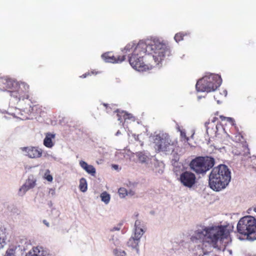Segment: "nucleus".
<instances>
[{
  "mask_svg": "<svg viewBox=\"0 0 256 256\" xmlns=\"http://www.w3.org/2000/svg\"><path fill=\"white\" fill-rule=\"evenodd\" d=\"M122 56H114L112 52H106L102 55L106 62L120 63L124 61L126 55L130 66L139 72H146L154 67L152 61L158 64L166 56L170 54V48L159 40L154 39L146 42H140L136 46L134 43L128 44L122 50Z\"/></svg>",
  "mask_w": 256,
  "mask_h": 256,
  "instance_id": "nucleus-1",
  "label": "nucleus"
},
{
  "mask_svg": "<svg viewBox=\"0 0 256 256\" xmlns=\"http://www.w3.org/2000/svg\"><path fill=\"white\" fill-rule=\"evenodd\" d=\"M190 239L194 242L200 240L203 244H208L214 248L220 249L228 244L230 234L225 226H212L196 231Z\"/></svg>",
  "mask_w": 256,
  "mask_h": 256,
  "instance_id": "nucleus-2",
  "label": "nucleus"
},
{
  "mask_svg": "<svg viewBox=\"0 0 256 256\" xmlns=\"http://www.w3.org/2000/svg\"><path fill=\"white\" fill-rule=\"evenodd\" d=\"M230 172L224 164H220L214 167L209 176L210 187L216 191L224 189L230 180Z\"/></svg>",
  "mask_w": 256,
  "mask_h": 256,
  "instance_id": "nucleus-3",
  "label": "nucleus"
},
{
  "mask_svg": "<svg viewBox=\"0 0 256 256\" xmlns=\"http://www.w3.org/2000/svg\"><path fill=\"white\" fill-rule=\"evenodd\" d=\"M154 148L157 152H164L166 154L172 152L177 146L178 142L172 140L167 133L160 132L152 136Z\"/></svg>",
  "mask_w": 256,
  "mask_h": 256,
  "instance_id": "nucleus-4",
  "label": "nucleus"
},
{
  "mask_svg": "<svg viewBox=\"0 0 256 256\" xmlns=\"http://www.w3.org/2000/svg\"><path fill=\"white\" fill-rule=\"evenodd\" d=\"M238 232L246 239L256 240V219L250 216L241 218L237 224Z\"/></svg>",
  "mask_w": 256,
  "mask_h": 256,
  "instance_id": "nucleus-5",
  "label": "nucleus"
},
{
  "mask_svg": "<svg viewBox=\"0 0 256 256\" xmlns=\"http://www.w3.org/2000/svg\"><path fill=\"white\" fill-rule=\"evenodd\" d=\"M221 82L220 76L210 74L198 80L196 84V88L198 92H210L216 90L220 86Z\"/></svg>",
  "mask_w": 256,
  "mask_h": 256,
  "instance_id": "nucleus-6",
  "label": "nucleus"
},
{
  "mask_svg": "<svg viewBox=\"0 0 256 256\" xmlns=\"http://www.w3.org/2000/svg\"><path fill=\"white\" fill-rule=\"evenodd\" d=\"M214 164V158L208 156H198L190 164V168L198 174H203L210 170Z\"/></svg>",
  "mask_w": 256,
  "mask_h": 256,
  "instance_id": "nucleus-7",
  "label": "nucleus"
},
{
  "mask_svg": "<svg viewBox=\"0 0 256 256\" xmlns=\"http://www.w3.org/2000/svg\"><path fill=\"white\" fill-rule=\"evenodd\" d=\"M29 89V86L26 82H18L14 80L12 86L8 92L11 97L19 102L20 100L28 98Z\"/></svg>",
  "mask_w": 256,
  "mask_h": 256,
  "instance_id": "nucleus-8",
  "label": "nucleus"
},
{
  "mask_svg": "<svg viewBox=\"0 0 256 256\" xmlns=\"http://www.w3.org/2000/svg\"><path fill=\"white\" fill-rule=\"evenodd\" d=\"M179 180L184 186L191 188L196 182V176L192 172L185 171L180 174Z\"/></svg>",
  "mask_w": 256,
  "mask_h": 256,
  "instance_id": "nucleus-9",
  "label": "nucleus"
},
{
  "mask_svg": "<svg viewBox=\"0 0 256 256\" xmlns=\"http://www.w3.org/2000/svg\"><path fill=\"white\" fill-rule=\"evenodd\" d=\"M20 150L26 152V156L31 158H40L42 154V150L36 146L22 147Z\"/></svg>",
  "mask_w": 256,
  "mask_h": 256,
  "instance_id": "nucleus-10",
  "label": "nucleus"
},
{
  "mask_svg": "<svg viewBox=\"0 0 256 256\" xmlns=\"http://www.w3.org/2000/svg\"><path fill=\"white\" fill-rule=\"evenodd\" d=\"M232 152L234 155L245 156L249 153V149L248 144L245 143L238 142L232 148Z\"/></svg>",
  "mask_w": 256,
  "mask_h": 256,
  "instance_id": "nucleus-11",
  "label": "nucleus"
},
{
  "mask_svg": "<svg viewBox=\"0 0 256 256\" xmlns=\"http://www.w3.org/2000/svg\"><path fill=\"white\" fill-rule=\"evenodd\" d=\"M14 80L5 77H0V90H7L12 86Z\"/></svg>",
  "mask_w": 256,
  "mask_h": 256,
  "instance_id": "nucleus-12",
  "label": "nucleus"
},
{
  "mask_svg": "<svg viewBox=\"0 0 256 256\" xmlns=\"http://www.w3.org/2000/svg\"><path fill=\"white\" fill-rule=\"evenodd\" d=\"M80 166L84 169L88 173L92 176H94L96 174V169L92 165H88L86 162L83 160H80Z\"/></svg>",
  "mask_w": 256,
  "mask_h": 256,
  "instance_id": "nucleus-13",
  "label": "nucleus"
},
{
  "mask_svg": "<svg viewBox=\"0 0 256 256\" xmlns=\"http://www.w3.org/2000/svg\"><path fill=\"white\" fill-rule=\"evenodd\" d=\"M55 134L48 133L44 140V144L47 148H50L54 146L52 139L54 138Z\"/></svg>",
  "mask_w": 256,
  "mask_h": 256,
  "instance_id": "nucleus-14",
  "label": "nucleus"
},
{
  "mask_svg": "<svg viewBox=\"0 0 256 256\" xmlns=\"http://www.w3.org/2000/svg\"><path fill=\"white\" fill-rule=\"evenodd\" d=\"M139 242V240L132 236L128 240L127 244L128 246H130L133 248H136L138 250Z\"/></svg>",
  "mask_w": 256,
  "mask_h": 256,
  "instance_id": "nucleus-15",
  "label": "nucleus"
},
{
  "mask_svg": "<svg viewBox=\"0 0 256 256\" xmlns=\"http://www.w3.org/2000/svg\"><path fill=\"white\" fill-rule=\"evenodd\" d=\"M30 256H44L43 252L40 250L38 247L33 248L28 252Z\"/></svg>",
  "mask_w": 256,
  "mask_h": 256,
  "instance_id": "nucleus-16",
  "label": "nucleus"
},
{
  "mask_svg": "<svg viewBox=\"0 0 256 256\" xmlns=\"http://www.w3.org/2000/svg\"><path fill=\"white\" fill-rule=\"evenodd\" d=\"M79 188L82 192H85L88 189L86 180L84 178H82L80 180Z\"/></svg>",
  "mask_w": 256,
  "mask_h": 256,
  "instance_id": "nucleus-17",
  "label": "nucleus"
},
{
  "mask_svg": "<svg viewBox=\"0 0 256 256\" xmlns=\"http://www.w3.org/2000/svg\"><path fill=\"white\" fill-rule=\"evenodd\" d=\"M144 233V230L143 229L141 228H135V232L134 236H133L135 238H136L137 240H139L141 238L142 236Z\"/></svg>",
  "mask_w": 256,
  "mask_h": 256,
  "instance_id": "nucleus-18",
  "label": "nucleus"
},
{
  "mask_svg": "<svg viewBox=\"0 0 256 256\" xmlns=\"http://www.w3.org/2000/svg\"><path fill=\"white\" fill-rule=\"evenodd\" d=\"M124 116H127V112L124 111H120L117 110L116 116L118 118V120L120 122L123 123L124 122Z\"/></svg>",
  "mask_w": 256,
  "mask_h": 256,
  "instance_id": "nucleus-19",
  "label": "nucleus"
},
{
  "mask_svg": "<svg viewBox=\"0 0 256 256\" xmlns=\"http://www.w3.org/2000/svg\"><path fill=\"white\" fill-rule=\"evenodd\" d=\"M102 200L106 204H108L110 200V195L106 192H103L100 194Z\"/></svg>",
  "mask_w": 256,
  "mask_h": 256,
  "instance_id": "nucleus-20",
  "label": "nucleus"
},
{
  "mask_svg": "<svg viewBox=\"0 0 256 256\" xmlns=\"http://www.w3.org/2000/svg\"><path fill=\"white\" fill-rule=\"evenodd\" d=\"M210 124V122L208 121V122H205V126L206 127V133L208 135H212L214 134H215L216 132V130H213V128H212V129L210 128V126H208V125Z\"/></svg>",
  "mask_w": 256,
  "mask_h": 256,
  "instance_id": "nucleus-21",
  "label": "nucleus"
},
{
  "mask_svg": "<svg viewBox=\"0 0 256 256\" xmlns=\"http://www.w3.org/2000/svg\"><path fill=\"white\" fill-rule=\"evenodd\" d=\"M220 118L222 121L226 120L227 122H229L232 126L235 125V121L232 118L225 117L223 116H220Z\"/></svg>",
  "mask_w": 256,
  "mask_h": 256,
  "instance_id": "nucleus-22",
  "label": "nucleus"
},
{
  "mask_svg": "<svg viewBox=\"0 0 256 256\" xmlns=\"http://www.w3.org/2000/svg\"><path fill=\"white\" fill-rule=\"evenodd\" d=\"M16 250L14 248H8L4 256H16Z\"/></svg>",
  "mask_w": 256,
  "mask_h": 256,
  "instance_id": "nucleus-23",
  "label": "nucleus"
},
{
  "mask_svg": "<svg viewBox=\"0 0 256 256\" xmlns=\"http://www.w3.org/2000/svg\"><path fill=\"white\" fill-rule=\"evenodd\" d=\"M6 236L3 230L0 228V244L2 246L6 243Z\"/></svg>",
  "mask_w": 256,
  "mask_h": 256,
  "instance_id": "nucleus-24",
  "label": "nucleus"
},
{
  "mask_svg": "<svg viewBox=\"0 0 256 256\" xmlns=\"http://www.w3.org/2000/svg\"><path fill=\"white\" fill-rule=\"evenodd\" d=\"M114 254L116 256H126V255L125 251L118 248L114 250Z\"/></svg>",
  "mask_w": 256,
  "mask_h": 256,
  "instance_id": "nucleus-25",
  "label": "nucleus"
},
{
  "mask_svg": "<svg viewBox=\"0 0 256 256\" xmlns=\"http://www.w3.org/2000/svg\"><path fill=\"white\" fill-rule=\"evenodd\" d=\"M186 34L183 32H178L174 36V40L176 42H179L183 40L184 37Z\"/></svg>",
  "mask_w": 256,
  "mask_h": 256,
  "instance_id": "nucleus-26",
  "label": "nucleus"
},
{
  "mask_svg": "<svg viewBox=\"0 0 256 256\" xmlns=\"http://www.w3.org/2000/svg\"><path fill=\"white\" fill-rule=\"evenodd\" d=\"M118 193L120 198H124L128 194L127 190L124 188H120L118 189Z\"/></svg>",
  "mask_w": 256,
  "mask_h": 256,
  "instance_id": "nucleus-27",
  "label": "nucleus"
},
{
  "mask_svg": "<svg viewBox=\"0 0 256 256\" xmlns=\"http://www.w3.org/2000/svg\"><path fill=\"white\" fill-rule=\"evenodd\" d=\"M44 178L50 182H52V181L53 178L52 176L50 174V170H46Z\"/></svg>",
  "mask_w": 256,
  "mask_h": 256,
  "instance_id": "nucleus-28",
  "label": "nucleus"
},
{
  "mask_svg": "<svg viewBox=\"0 0 256 256\" xmlns=\"http://www.w3.org/2000/svg\"><path fill=\"white\" fill-rule=\"evenodd\" d=\"M26 184H27V186L30 188H33L36 185V180L28 179Z\"/></svg>",
  "mask_w": 256,
  "mask_h": 256,
  "instance_id": "nucleus-29",
  "label": "nucleus"
},
{
  "mask_svg": "<svg viewBox=\"0 0 256 256\" xmlns=\"http://www.w3.org/2000/svg\"><path fill=\"white\" fill-rule=\"evenodd\" d=\"M222 146L220 147V148L224 149L226 148L225 145H228L229 144V140L228 138H224L222 140Z\"/></svg>",
  "mask_w": 256,
  "mask_h": 256,
  "instance_id": "nucleus-30",
  "label": "nucleus"
},
{
  "mask_svg": "<svg viewBox=\"0 0 256 256\" xmlns=\"http://www.w3.org/2000/svg\"><path fill=\"white\" fill-rule=\"evenodd\" d=\"M124 122L127 120H130L132 122H134L136 120L135 118L132 114H128V112H127V116H124Z\"/></svg>",
  "mask_w": 256,
  "mask_h": 256,
  "instance_id": "nucleus-31",
  "label": "nucleus"
},
{
  "mask_svg": "<svg viewBox=\"0 0 256 256\" xmlns=\"http://www.w3.org/2000/svg\"><path fill=\"white\" fill-rule=\"evenodd\" d=\"M138 160L142 162H145L146 160V156L142 153L138 154Z\"/></svg>",
  "mask_w": 256,
  "mask_h": 256,
  "instance_id": "nucleus-32",
  "label": "nucleus"
},
{
  "mask_svg": "<svg viewBox=\"0 0 256 256\" xmlns=\"http://www.w3.org/2000/svg\"><path fill=\"white\" fill-rule=\"evenodd\" d=\"M30 188L27 186V184H24L20 189V192H22L23 193H25L26 191H28Z\"/></svg>",
  "mask_w": 256,
  "mask_h": 256,
  "instance_id": "nucleus-33",
  "label": "nucleus"
},
{
  "mask_svg": "<svg viewBox=\"0 0 256 256\" xmlns=\"http://www.w3.org/2000/svg\"><path fill=\"white\" fill-rule=\"evenodd\" d=\"M97 74V72H94V71H91L90 72H88L86 73L83 74L80 77L82 78H86L87 76H91L92 74Z\"/></svg>",
  "mask_w": 256,
  "mask_h": 256,
  "instance_id": "nucleus-34",
  "label": "nucleus"
},
{
  "mask_svg": "<svg viewBox=\"0 0 256 256\" xmlns=\"http://www.w3.org/2000/svg\"><path fill=\"white\" fill-rule=\"evenodd\" d=\"M140 222L139 220H136L135 222V228H140Z\"/></svg>",
  "mask_w": 256,
  "mask_h": 256,
  "instance_id": "nucleus-35",
  "label": "nucleus"
},
{
  "mask_svg": "<svg viewBox=\"0 0 256 256\" xmlns=\"http://www.w3.org/2000/svg\"><path fill=\"white\" fill-rule=\"evenodd\" d=\"M180 136L184 138H186L187 140H188V138H186V134L184 131L180 130Z\"/></svg>",
  "mask_w": 256,
  "mask_h": 256,
  "instance_id": "nucleus-36",
  "label": "nucleus"
},
{
  "mask_svg": "<svg viewBox=\"0 0 256 256\" xmlns=\"http://www.w3.org/2000/svg\"><path fill=\"white\" fill-rule=\"evenodd\" d=\"M236 136H238L239 138H242V139H243V136H242V134L240 133H239V132H238V133L236 134ZM238 140H240V138H238Z\"/></svg>",
  "mask_w": 256,
  "mask_h": 256,
  "instance_id": "nucleus-37",
  "label": "nucleus"
},
{
  "mask_svg": "<svg viewBox=\"0 0 256 256\" xmlns=\"http://www.w3.org/2000/svg\"><path fill=\"white\" fill-rule=\"evenodd\" d=\"M43 222L47 226H49V224L48 223L46 222V220H44L43 221Z\"/></svg>",
  "mask_w": 256,
  "mask_h": 256,
  "instance_id": "nucleus-38",
  "label": "nucleus"
},
{
  "mask_svg": "<svg viewBox=\"0 0 256 256\" xmlns=\"http://www.w3.org/2000/svg\"><path fill=\"white\" fill-rule=\"evenodd\" d=\"M129 194H130L131 195H133L134 194V192L130 191L129 192Z\"/></svg>",
  "mask_w": 256,
  "mask_h": 256,
  "instance_id": "nucleus-39",
  "label": "nucleus"
},
{
  "mask_svg": "<svg viewBox=\"0 0 256 256\" xmlns=\"http://www.w3.org/2000/svg\"><path fill=\"white\" fill-rule=\"evenodd\" d=\"M120 134V130H118L117 132H116V135L118 136V134Z\"/></svg>",
  "mask_w": 256,
  "mask_h": 256,
  "instance_id": "nucleus-40",
  "label": "nucleus"
},
{
  "mask_svg": "<svg viewBox=\"0 0 256 256\" xmlns=\"http://www.w3.org/2000/svg\"><path fill=\"white\" fill-rule=\"evenodd\" d=\"M216 119H217V118H216V117L214 118V120H212V122H215V120H216Z\"/></svg>",
  "mask_w": 256,
  "mask_h": 256,
  "instance_id": "nucleus-41",
  "label": "nucleus"
},
{
  "mask_svg": "<svg viewBox=\"0 0 256 256\" xmlns=\"http://www.w3.org/2000/svg\"><path fill=\"white\" fill-rule=\"evenodd\" d=\"M224 96H226V90H224Z\"/></svg>",
  "mask_w": 256,
  "mask_h": 256,
  "instance_id": "nucleus-42",
  "label": "nucleus"
},
{
  "mask_svg": "<svg viewBox=\"0 0 256 256\" xmlns=\"http://www.w3.org/2000/svg\"><path fill=\"white\" fill-rule=\"evenodd\" d=\"M54 194V190H52V194Z\"/></svg>",
  "mask_w": 256,
  "mask_h": 256,
  "instance_id": "nucleus-43",
  "label": "nucleus"
},
{
  "mask_svg": "<svg viewBox=\"0 0 256 256\" xmlns=\"http://www.w3.org/2000/svg\"><path fill=\"white\" fill-rule=\"evenodd\" d=\"M254 211L256 212V208H254Z\"/></svg>",
  "mask_w": 256,
  "mask_h": 256,
  "instance_id": "nucleus-44",
  "label": "nucleus"
},
{
  "mask_svg": "<svg viewBox=\"0 0 256 256\" xmlns=\"http://www.w3.org/2000/svg\"><path fill=\"white\" fill-rule=\"evenodd\" d=\"M240 239H244V238H240Z\"/></svg>",
  "mask_w": 256,
  "mask_h": 256,
  "instance_id": "nucleus-45",
  "label": "nucleus"
}]
</instances>
